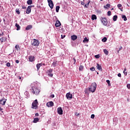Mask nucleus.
Instances as JSON below:
<instances>
[{
	"instance_id": "obj_1",
	"label": "nucleus",
	"mask_w": 130,
	"mask_h": 130,
	"mask_svg": "<svg viewBox=\"0 0 130 130\" xmlns=\"http://www.w3.org/2000/svg\"><path fill=\"white\" fill-rule=\"evenodd\" d=\"M30 90L32 93H33V94H35V95H38L39 93H40V90L39 89V88L37 87V85L32 86Z\"/></svg>"
},
{
	"instance_id": "obj_2",
	"label": "nucleus",
	"mask_w": 130,
	"mask_h": 130,
	"mask_svg": "<svg viewBox=\"0 0 130 130\" xmlns=\"http://www.w3.org/2000/svg\"><path fill=\"white\" fill-rule=\"evenodd\" d=\"M96 88H97V84L95 82H93L91 84L90 87H89L88 91L94 93L96 91Z\"/></svg>"
},
{
	"instance_id": "obj_3",
	"label": "nucleus",
	"mask_w": 130,
	"mask_h": 130,
	"mask_svg": "<svg viewBox=\"0 0 130 130\" xmlns=\"http://www.w3.org/2000/svg\"><path fill=\"white\" fill-rule=\"evenodd\" d=\"M39 44H40V42H39V41H38V40L34 39L31 41V45L33 46H39Z\"/></svg>"
},
{
	"instance_id": "obj_4",
	"label": "nucleus",
	"mask_w": 130,
	"mask_h": 130,
	"mask_svg": "<svg viewBox=\"0 0 130 130\" xmlns=\"http://www.w3.org/2000/svg\"><path fill=\"white\" fill-rule=\"evenodd\" d=\"M38 106V101H37V100H36L32 103V108L36 109Z\"/></svg>"
},
{
	"instance_id": "obj_5",
	"label": "nucleus",
	"mask_w": 130,
	"mask_h": 130,
	"mask_svg": "<svg viewBox=\"0 0 130 130\" xmlns=\"http://www.w3.org/2000/svg\"><path fill=\"white\" fill-rule=\"evenodd\" d=\"M52 72H53V70L52 69H49L47 71L48 77H50L51 78L53 77V74H52Z\"/></svg>"
},
{
	"instance_id": "obj_6",
	"label": "nucleus",
	"mask_w": 130,
	"mask_h": 130,
	"mask_svg": "<svg viewBox=\"0 0 130 130\" xmlns=\"http://www.w3.org/2000/svg\"><path fill=\"white\" fill-rule=\"evenodd\" d=\"M102 22L103 23L104 26H108L107 25V19L106 18H102Z\"/></svg>"
},
{
	"instance_id": "obj_7",
	"label": "nucleus",
	"mask_w": 130,
	"mask_h": 130,
	"mask_svg": "<svg viewBox=\"0 0 130 130\" xmlns=\"http://www.w3.org/2000/svg\"><path fill=\"white\" fill-rule=\"evenodd\" d=\"M48 1V3L49 4V7H50V8L52 9H53V2H52V0H47Z\"/></svg>"
},
{
	"instance_id": "obj_8",
	"label": "nucleus",
	"mask_w": 130,
	"mask_h": 130,
	"mask_svg": "<svg viewBox=\"0 0 130 130\" xmlns=\"http://www.w3.org/2000/svg\"><path fill=\"white\" fill-rule=\"evenodd\" d=\"M6 102H7V99L4 98L0 100V104H2V105H5L6 104Z\"/></svg>"
},
{
	"instance_id": "obj_9",
	"label": "nucleus",
	"mask_w": 130,
	"mask_h": 130,
	"mask_svg": "<svg viewBox=\"0 0 130 130\" xmlns=\"http://www.w3.org/2000/svg\"><path fill=\"white\" fill-rule=\"evenodd\" d=\"M28 60L31 62L35 61V57H34V56H29L28 57Z\"/></svg>"
},
{
	"instance_id": "obj_10",
	"label": "nucleus",
	"mask_w": 130,
	"mask_h": 130,
	"mask_svg": "<svg viewBox=\"0 0 130 130\" xmlns=\"http://www.w3.org/2000/svg\"><path fill=\"white\" fill-rule=\"evenodd\" d=\"M66 98L67 99H72L73 98V94H71V93L69 92L66 94Z\"/></svg>"
},
{
	"instance_id": "obj_11",
	"label": "nucleus",
	"mask_w": 130,
	"mask_h": 130,
	"mask_svg": "<svg viewBox=\"0 0 130 130\" xmlns=\"http://www.w3.org/2000/svg\"><path fill=\"white\" fill-rule=\"evenodd\" d=\"M57 113L60 115H62V109L61 107H59L57 108Z\"/></svg>"
},
{
	"instance_id": "obj_12",
	"label": "nucleus",
	"mask_w": 130,
	"mask_h": 130,
	"mask_svg": "<svg viewBox=\"0 0 130 130\" xmlns=\"http://www.w3.org/2000/svg\"><path fill=\"white\" fill-rule=\"evenodd\" d=\"M32 6H29L26 9V14H30L31 13V9L32 8Z\"/></svg>"
},
{
	"instance_id": "obj_13",
	"label": "nucleus",
	"mask_w": 130,
	"mask_h": 130,
	"mask_svg": "<svg viewBox=\"0 0 130 130\" xmlns=\"http://www.w3.org/2000/svg\"><path fill=\"white\" fill-rule=\"evenodd\" d=\"M53 104H54L53 102H49L46 104V106L47 107H52V106H53Z\"/></svg>"
},
{
	"instance_id": "obj_14",
	"label": "nucleus",
	"mask_w": 130,
	"mask_h": 130,
	"mask_svg": "<svg viewBox=\"0 0 130 130\" xmlns=\"http://www.w3.org/2000/svg\"><path fill=\"white\" fill-rule=\"evenodd\" d=\"M71 38L72 40H73V41H75V40H76V39H78V36H77L76 35H73L71 36Z\"/></svg>"
},
{
	"instance_id": "obj_15",
	"label": "nucleus",
	"mask_w": 130,
	"mask_h": 130,
	"mask_svg": "<svg viewBox=\"0 0 130 130\" xmlns=\"http://www.w3.org/2000/svg\"><path fill=\"white\" fill-rule=\"evenodd\" d=\"M60 25H61V23H60V21H59V20L56 21V23L55 24V27H59Z\"/></svg>"
},
{
	"instance_id": "obj_16",
	"label": "nucleus",
	"mask_w": 130,
	"mask_h": 130,
	"mask_svg": "<svg viewBox=\"0 0 130 130\" xmlns=\"http://www.w3.org/2000/svg\"><path fill=\"white\" fill-rule=\"evenodd\" d=\"M7 39H8V38L6 37L2 38L0 39V41H1L2 43H3V42H6V41H7Z\"/></svg>"
},
{
	"instance_id": "obj_17",
	"label": "nucleus",
	"mask_w": 130,
	"mask_h": 130,
	"mask_svg": "<svg viewBox=\"0 0 130 130\" xmlns=\"http://www.w3.org/2000/svg\"><path fill=\"white\" fill-rule=\"evenodd\" d=\"M32 26L31 25H27L26 28H25V30H30V29H32Z\"/></svg>"
},
{
	"instance_id": "obj_18",
	"label": "nucleus",
	"mask_w": 130,
	"mask_h": 130,
	"mask_svg": "<svg viewBox=\"0 0 130 130\" xmlns=\"http://www.w3.org/2000/svg\"><path fill=\"white\" fill-rule=\"evenodd\" d=\"M96 68L99 71H101L102 70V67L98 63H97Z\"/></svg>"
},
{
	"instance_id": "obj_19",
	"label": "nucleus",
	"mask_w": 130,
	"mask_h": 130,
	"mask_svg": "<svg viewBox=\"0 0 130 130\" xmlns=\"http://www.w3.org/2000/svg\"><path fill=\"white\" fill-rule=\"evenodd\" d=\"M15 26L17 28L16 30H17V31H18V30H20L21 29V26H20V25L18 24V23H16Z\"/></svg>"
},
{
	"instance_id": "obj_20",
	"label": "nucleus",
	"mask_w": 130,
	"mask_h": 130,
	"mask_svg": "<svg viewBox=\"0 0 130 130\" xmlns=\"http://www.w3.org/2000/svg\"><path fill=\"white\" fill-rule=\"evenodd\" d=\"M79 70L80 71L82 72V71L84 70V66H83V65H80L79 66Z\"/></svg>"
},
{
	"instance_id": "obj_21",
	"label": "nucleus",
	"mask_w": 130,
	"mask_h": 130,
	"mask_svg": "<svg viewBox=\"0 0 130 130\" xmlns=\"http://www.w3.org/2000/svg\"><path fill=\"white\" fill-rule=\"evenodd\" d=\"M92 20H97V16L95 15H92L91 16Z\"/></svg>"
},
{
	"instance_id": "obj_22",
	"label": "nucleus",
	"mask_w": 130,
	"mask_h": 130,
	"mask_svg": "<svg viewBox=\"0 0 130 130\" xmlns=\"http://www.w3.org/2000/svg\"><path fill=\"white\" fill-rule=\"evenodd\" d=\"M39 121V119L38 118H35L34 119V123H36Z\"/></svg>"
},
{
	"instance_id": "obj_23",
	"label": "nucleus",
	"mask_w": 130,
	"mask_h": 130,
	"mask_svg": "<svg viewBox=\"0 0 130 130\" xmlns=\"http://www.w3.org/2000/svg\"><path fill=\"white\" fill-rule=\"evenodd\" d=\"M27 5H32L33 4V1L32 0H28L27 1Z\"/></svg>"
},
{
	"instance_id": "obj_24",
	"label": "nucleus",
	"mask_w": 130,
	"mask_h": 130,
	"mask_svg": "<svg viewBox=\"0 0 130 130\" xmlns=\"http://www.w3.org/2000/svg\"><path fill=\"white\" fill-rule=\"evenodd\" d=\"M83 42H84V43H85V42H89V39H88V38H87V37H85L84 39V40L83 41Z\"/></svg>"
},
{
	"instance_id": "obj_25",
	"label": "nucleus",
	"mask_w": 130,
	"mask_h": 130,
	"mask_svg": "<svg viewBox=\"0 0 130 130\" xmlns=\"http://www.w3.org/2000/svg\"><path fill=\"white\" fill-rule=\"evenodd\" d=\"M104 52L105 54H106V55H108V53H109V52H108V51H107V50H106V49H105L104 50Z\"/></svg>"
},
{
	"instance_id": "obj_26",
	"label": "nucleus",
	"mask_w": 130,
	"mask_h": 130,
	"mask_svg": "<svg viewBox=\"0 0 130 130\" xmlns=\"http://www.w3.org/2000/svg\"><path fill=\"white\" fill-rule=\"evenodd\" d=\"M36 67H37V71H39V69H40V67H41V66L40 65V63H38L36 65Z\"/></svg>"
},
{
	"instance_id": "obj_27",
	"label": "nucleus",
	"mask_w": 130,
	"mask_h": 130,
	"mask_svg": "<svg viewBox=\"0 0 130 130\" xmlns=\"http://www.w3.org/2000/svg\"><path fill=\"white\" fill-rule=\"evenodd\" d=\"M123 73L124 75H125V76H127V72H126V68H125L124 69Z\"/></svg>"
},
{
	"instance_id": "obj_28",
	"label": "nucleus",
	"mask_w": 130,
	"mask_h": 130,
	"mask_svg": "<svg viewBox=\"0 0 130 130\" xmlns=\"http://www.w3.org/2000/svg\"><path fill=\"white\" fill-rule=\"evenodd\" d=\"M59 9H60V7H59V6H56V13H58V12L59 11Z\"/></svg>"
},
{
	"instance_id": "obj_29",
	"label": "nucleus",
	"mask_w": 130,
	"mask_h": 130,
	"mask_svg": "<svg viewBox=\"0 0 130 130\" xmlns=\"http://www.w3.org/2000/svg\"><path fill=\"white\" fill-rule=\"evenodd\" d=\"M15 48L17 50V51H19V50H20V46H19V45H16L15 46Z\"/></svg>"
},
{
	"instance_id": "obj_30",
	"label": "nucleus",
	"mask_w": 130,
	"mask_h": 130,
	"mask_svg": "<svg viewBox=\"0 0 130 130\" xmlns=\"http://www.w3.org/2000/svg\"><path fill=\"white\" fill-rule=\"evenodd\" d=\"M122 18L123 19L124 21H126L127 20V18H126V16H125V15H122Z\"/></svg>"
},
{
	"instance_id": "obj_31",
	"label": "nucleus",
	"mask_w": 130,
	"mask_h": 130,
	"mask_svg": "<svg viewBox=\"0 0 130 130\" xmlns=\"http://www.w3.org/2000/svg\"><path fill=\"white\" fill-rule=\"evenodd\" d=\"M102 41L103 42H106V41H107V38L106 37H104L102 39Z\"/></svg>"
},
{
	"instance_id": "obj_32",
	"label": "nucleus",
	"mask_w": 130,
	"mask_h": 130,
	"mask_svg": "<svg viewBox=\"0 0 130 130\" xmlns=\"http://www.w3.org/2000/svg\"><path fill=\"white\" fill-rule=\"evenodd\" d=\"M113 21H116L117 20V15H114L113 16Z\"/></svg>"
},
{
	"instance_id": "obj_33",
	"label": "nucleus",
	"mask_w": 130,
	"mask_h": 130,
	"mask_svg": "<svg viewBox=\"0 0 130 130\" xmlns=\"http://www.w3.org/2000/svg\"><path fill=\"white\" fill-rule=\"evenodd\" d=\"M107 7L108 8H110V4H107L106 6H104V8L107 9Z\"/></svg>"
},
{
	"instance_id": "obj_34",
	"label": "nucleus",
	"mask_w": 130,
	"mask_h": 130,
	"mask_svg": "<svg viewBox=\"0 0 130 130\" xmlns=\"http://www.w3.org/2000/svg\"><path fill=\"white\" fill-rule=\"evenodd\" d=\"M16 12L17 14H18V15H19L20 10L17 9H16Z\"/></svg>"
},
{
	"instance_id": "obj_35",
	"label": "nucleus",
	"mask_w": 130,
	"mask_h": 130,
	"mask_svg": "<svg viewBox=\"0 0 130 130\" xmlns=\"http://www.w3.org/2000/svg\"><path fill=\"white\" fill-rule=\"evenodd\" d=\"M90 1L88 2V3L87 4H85L84 7H85V8H88V6H89V4H90Z\"/></svg>"
},
{
	"instance_id": "obj_36",
	"label": "nucleus",
	"mask_w": 130,
	"mask_h": 130,
	"mask_svg": "<svg viewBox=\"0 0 130 130\" xmlns=\"http://www.w3.org/2000/svg\"><path fill=\"white\" fill-rule=\"evenodd\" d=\"M90 71H92V72H94L95 71V68L94 67H91L90 68Z\"/></svg>"
},
{
	"instance_id": "obj_37",
	"label": "nucleus",
	"mask_w": 130,
	"mask_h": 130,
	"mask_svg": "<svg viewBox=\"0 0 130 130\" xmlns=\"http://www.w3.org/2000/svg\"><path fill=\"white\" fill-rule=\"evenodd\" d=\"M117 7L119 9V10H120V9H121L120 8H121V7H122V5H121V4H118L117 5Z\"/></svg>"
},
{
	"instance_id": "obj_38",
	"label": "nucleus",
	"mask_w": 130,
	"mask_h": 130,
	"mask_svg": "<svg viewBox=\"0 0 130 130\" xmlns=\"http://www.w3.org/2000/svg\"><path fill=\"white\" fill-rule=\"evenodd\" d=\"M107 14H108V16H111V11H109Z\"/></svg>"
},
{
	"instance_id": "obj_39",
	"label": "nucleus",
	"mask_w": 130,
	"mask_h": 130,
	"mask_svg": "<svg viewBox=\"0 0 130 130\" xmlns=\"http://www.w3.org/2000/svg\"><path fill=\"white\" fill-rule=\"evenodd\" d=\"M6 66H7V67H11V63H10V62H7V63H6Z\"/></svg>"
},
{
	"instance_id": "obj_40",
	"label": "nucleus",
	"mask_w": 130,
	"mask_h": 130,
	"mask_svg": "<svg viewBox=\"0 0 130 130\" xmlns=\"http://www.w3.org/2000/svg\"><path fill=\"white\" fill-rule=\"evenodd\" d=\"M94 57H95V58H99L100 57V56L99 55H95Z\"/></svg>"
},
{
	"instance_id": "obj_41",
	"label": "nucleus",
	"mask_w": 130,
	"mask_h": 130,
	"mask_svg": "<svg viewBox=\"0 0 130 130\" xmlns=\"http://www.w3.org/2000/svg\"><path fill=\"white\" fill-rule=\"evenodd\" d=\"M66 37V35H61V39H63V38H64Z\"/></svg>"
},
{
	"instance_id": "obj_42",
	"label": "nucleus",
	"mask_w": 130,
	"mask_h": 130,
	"mask_svg": "<svg viewBox=\"0 0 130 130\" xmlns=\"http://www.w3.org/2000/svg\"><path fill=\"white\" fill-rule=\"evenodd\" d=\"M94 117H95V115L92 114L91 115V118H92V119H94Z\"/></svg>"
},
{
	"instance_id": "obj_43",
	"label": "nucleus",
	"mask_w": 130,
	"mask_h": 130,
	"mask_svg": "<svg viewBox=\"0 0 130 130\" xmlns=\"http://www.w3.org/2000/svg\"><path fill=\"white\" fill-rule=\"evenodd\" d=\"M40 65L41 66V67H42V66H45V63H40Z\"/></svg>"
},
{
	"instance_id": "obj_44",
	"label": "nucleus",
	"mask_w": 130,
	"mask_h": 130,
	"mask_svg": "<svg viewBox=\"0 0 130 130\" xmlns=\"http://www.w3.org/2000/svg\"><path fill=\"white\" fill-rule=\"evenodd\" d=\"M52 66H53V67H54V68H55V66H56V63L54 62L52 63Z\"/></svg>"
},
{
	"instance_id": "obj_45",
	"label": "nucleus",
	"mask_w": 130,
	"mask_h": 130,
	"mask_svg": "<svg viewBox=\"0 0 130 130\" xmlns=\"http://www.w3.org/2000/svg\"><path fill=\"white\" fill-rule=\"evenodd\" d=\"M127 88H128V89H130V84H127Z\"/></svg>"
},
{
	"instance_id": "obj_46",
	"label": "nucleus",
	"mask_w": 130,
	"mask_h": 130,
	"mask_svg": "<svg viewBox=\"0 0 130 130\" xmlns=\"http://www.w3.org/2000/svg\"><path fill=\"white\" fill-rule=\"evenodd\" d=\"M15 62H16V63H19V62H20V61H19V60H15Z\"/></svg>"
},
{
	"instance_id": "obj_47",
	"label": "nucleus",
	"mask_w": 130,
	"mask_h": 130,
	"mask_svg": "<svg viewBox=\"0 0 130 130\" xmlns=\"http://www.w3.org/2000/svg\"><path fill=\"white\" fill-rule=\"evenodd\" d=\"M85 94H88V89H86L85 91H84Z\"/></svg>"
},
{
	"instance_id": "obj_48",
	"label": "nucleus",
	"mask_w": 130,
	"mask_h": 130,
	"mask_svg": "<svg viewBox=\"0 0 130 130\" xmlns=\"http://www.w3.org/2000/svg\"><path fill=\"white\" fill-rule=\"evenodd\" d=\"M24 94H25V95H28V94H29V92L28 91H25L24 92Z\"/></svg>"
},
{
	"instance_id": "obj_49",
	"label": "nucleus",
	"mask_w": 130,
	"mask_h": 130,
	"mask_svg": "<svg viewBox=\"0 0 130 130\" xmlns=\"http://www.w3.org/2000/svg\"><path fill=\"white\" fill-rule=\"evenodd\" d=\"M106 82H107V84L110 83V81L109 80H106Z\"/></svg>"
},
{
	"instance_id": "obj_50",
	"label": "nucleus",
	"mask_w": 130,
	"mask_h": 130,
	"mask_svg": "<svg viewBox=\"0 0 130 130\" xmlns=\"http://www.w3.org/2000/svg\"><path fill=\"white\" fill-rule=\"evenodd\" d=\"M118 77H119V78H121V74L120 73H119L118 74Z\"/></svg>"
},
{
	"instance_id": "obj_51",
	"label": "nucleus",
	"mask_w": 130,
	"mask_h": 130,
	"mask_svg": "<svg viewBox=\"0 0 130 130\" xmlns=\"http://www.w3.org/2000/svg\"><path fill=\"white\" fill-rule=\"evenodd\" d=\"M51 98H54V94L51 95Z\"/></svg>"
},
{
	"instance_id": "obj_52",
	"label": "nucleus",
	"mask_w": 130,
	"mask_h": 130,
	"mask_svg": "<svg viewBox=\"0 0 130 130\" xmlns=\"http://www.w3.org/2000/svg\"><path fill=\"white\" fill-rule=\"evenodd\" d=\"M35 116H39V114H38V113H36Z\"/></svg>"
},
{
	"instance_id": "obj_53",
	"label": "nucleus",
	"mask_w": 130,
	"mask_h": 130,
	"mask_svg": "<svg viewBox=\"0 0 130 130\" xmlns=\"http://www.w3.org/2000/svg\"><path fill=\"white\" fill-rule=\"evenodd\" d=\"M73 60L74 61V63H76V58H73Z\"/></svg>"
},
{
	"instance_id": "obj_54",
	"label": "nucleus",
	"mask_w": 130,
	"mask_h": 130,
	"mask_svg": "<svg viewBox=\"0 0 130 130\" xmlns=\"http://www.w3.org/2000/svg\"><path fill=\"white\" fill-rule=\"evenodd\" d=\"M0 36H4V32L0 34Z\"/></svg>"
},
{
	"instance_id": "obj_55",
	"label": "nucleus",
	"mask_w": 130,
	"mask_h": 130,
	"mask_svg": "<svg viewBox=\"0 0 130 130\" xmlns=\"http://www.w3.org/2000/svg\"><path fill=\"white\" fill-rule=\"evenodd\" d=\"M122 49V47H120L119 50H121Z\"/></svg>"
},
{
	"instance_id": "obj_56",
	"label": "nucleus",
	"mask_w": 130,
	"mask_h": 130,
	"mask_svg": "<svg viewBox=\"0 0 130 130\" xmlns=\"http://www.w3.org/2000/svg\"><path fill=\"white\" fill-rule=\"evenodd\" d=\"M3 109L2 108V107H0V111H3Z\"/></svg>"
},
{
	"instance_id": "obj_57",
	"label": "nucleus",
	"mask_w": 130,
	"mask_h": 130,
	"mask_svg": "<svg viewBox=\"0 0 130 130\" xmlns=\"http://www.w3.org/2000/svg\"><path fill=\"white\" fill-rule=\"evenodd\" d=\"M22 9H26V7H25V6H22Z\"/></svg>"
},
{
	"instance_id": "obj_58",
	"label": "nucleus",
	"mask_w": 130,
	"mask_h": 130,
	"mask_svg": "<svg viewBox=\"0 0 130 130\" xmlns=\"http://www.w3.org/2000/svg\"><path fill=\"white\" fill-rule=\"evenodd\" d=\"M108 86H109V87H110V86H111V84H110V83H108Z\"/></svg>"
},
{
	"instance_id": "obj_59",
	"label": "nucleus",
	"mask_w": 130,
	"mask_h": 130,
	"mask_svg": "<svg viewBox=\"0 0 130 130\" xmlns=\"http://www.w3.org/2000/svg\"><path fill=\"white\" fill-rule=\"evenodd\" d=\"M19 80H21V79H22V77H21L19 76Z\"/></svg>"
},
{
	"instance_id": "obj_60",
	"label": "nucleus",
	"mask_w": 130,
	"mask_h": 130,
	"mask_svg": "<svg viewBox=\"0 0 130 130\" xmlns=\"http://www.w3.org/2000/svg\"><path fill=\"white\" fill-rule=\"evenodd\" d=\"M85 3H84V2H81V5H84Z\"/></svg>"
},
{
	"instance_id": "obj_61",
	"label": "nucleus",
	"mask_w": 130,
	"mask_h": 130,
	"mask_svg": "<svg viewBox=\"0 0 130 130\" xmlns=\"http://www.w3.org/2000/svg\"><path fill=\"white\" fill-rule=\"evenodd\" d=\"M119 51H120V50H118L117 51L118 53H119Z\"/></svg>"
},
{
	"instance_id": "obj_62",
	"label": "nucleus",
	"mask_w": 130,
	"mask_h": 130,
	"mask_svg": "<svg viewBox=\"0 0 130 130\" xmlns=\"http://www.w3.org/2000/svg\"><path fill=\"white\" fill-rule=\"evenodd\" d=\"M110 25H111V23L108 24V26H110Z\"/></svg>"
},
{
	"instance_id": "obj_63",
	"label": "nucleus",
	"mask_w": 130,
	"mask_h": 130,
	"mask_svg": "<svg viewBox=\"0 0 130 130\" xmlns=\"http://www.w3.org/2000/svg\"><path fill=\"white\" fill-rule=\"evenodd\" d=\"M113 10H114V8H112V9H111V11H113Z\"/></svg>"
},
{
	"instance_id": "obj_64",
	"label": "nucleus",
	"mask_w": 130,
	"mask_h": 130,
	"mask_svg": "<svg viewBox=\"0 0 130 130\" xmlns=\"http://www.w3.org/2000/svg\"><path fill=\"white\" fill-rule=\"evenodd\" d=\"M120 11H121V12H122V9H121V8H120Z\"/></svg>"
}]
</instances>
